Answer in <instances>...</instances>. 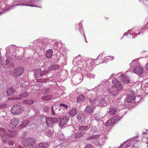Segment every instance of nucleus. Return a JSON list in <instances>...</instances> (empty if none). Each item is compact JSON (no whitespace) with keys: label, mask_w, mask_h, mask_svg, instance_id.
Returning a JSON list of instances; mask_svg holds the SVG:
<instances>
[{"label":"nucleus","mask_w":148,"mask_h":148,"mask_svg":"<svg viewBox=\"0 0 148 148\" xmlns=\"http://www.w3.org/2000/svg\"><path fill=\"white\" fill-rule=\"evenodd\" d=\"M109 99L107 96L103 95L94 100L92 104H96L97 105L100 106H105L109 103Z\"/></svg>","instance_id":"obj_1"},{"label":"nucleus","mask_w":148,"mask_h":148,"mask_svg":"<svg viewBox=\"0 0 148 148\" xmlns=\"http://www.w3.org/2000/svg\"><path fill=\"white\" fill-rule=\"evenodd\" d=\"M69 119V117L68 114H65L63 116L60 118L59 125L61 127H62L66 125Z\"/></svg>","instance_id":"obj_2"},{"label":"nucleus","mask_w":148,"mask_h":148,"mask_svg":"<svg viewBox=\"0 0 148 148\" xmlns=\"http://www.w3.org/2000/svg\"><path fill=\"white\" fill-rule=\"evenodd\" d=\"M24 70L23 67L21 66L15 69L13 71L10 72V74L13 76H20L23 73Z\"/></svg>","instance_id":"obj_3"},{"label":"nucleus","mask_w":148,"mask_h":148,"mask_svg":"<svg viewBox=\"0 0 148 148\" xmlns=\"http://www.w3.org/2000/svg\"><path fill=\"white\" fill-rule=\"evenodd\" d=\"M35 144V140L31 138H27L24 140L22 142L23 145L25 147L32 146Z\"/></svg>","instance_id":"obj_4"},{"label":"nucleus","mask_w":148,"mask_h":148,"mask_svg":"<svg viewBox=\"0 0 148 148\" xmlns=\"http://www.w3.org/2000/svg\"><path fill=\"white\" fill-rule=\"evenodd\" d=\"M23 111L22 109L21 106L18 105H15L12 107L11 110V112L14 115L18 114Z\"/></svg>","instance_id":"obj_5"},{"label":"nucleus","mask_w":148,"mask_h":148,"mask_svg":"<svg viewBox=\"0 0 148 148\" xmlns=\"http://www.w3.org/2000/svg\"><path fill=\"white\" fill-rule=\"evenodd\" d=\"M133 72L139 76H141L143 73V70L141 65L136 66L133 69Z\"/></svg>","instance_id":"obj_6"},{"label":"nucleus","mask_w":148,"mask_h":148,"mask_svg":"<svg viewBox=\"0 0 148 148\" xmlns=\"http://www.w3.org/2000/svg\"><path fill=\"white\" fill-rule=\"evenodd\" d=\"M19 122V120L18 119L13 118L10 121L9 127L11 129H14L18 125Z\"/></svg>","instance_id":"obj_7"},{"label":"nucleus","mask_w":148,"mask_h":148,"mask_svg":"<svg viewBox=\"0 0 148 148\" xmlns=\"http://www.w3.org/2000/svg\"><path fill=\"white\" fill-rule=\"evenodd\" d=\"M127 95L128 96L126 98V101L127 102H132L135 101L136 97L132 91H128Z\"/></svg>","instance_id":"obj_8"},{"label":"nucleus","mask_w":148,"mask_h":148,"mask_svg":"<svg viewBox=\"0 0 148 148\" xmlns=\"http://www.w3.org/2000/svg\"><path fill=\"white\" fill-rule=\"evenodd\" d=\"M113 83L117 90H122L123 86L119 80L116 79H114L113 80Z\"/></svg>","instance_id":"obj_9"},{"label":"nucleus","mask_w":148,"mask_h":148,"mask_svg":"<svg viewBox=\"0 0 148 148\" xmlns=\"http://www.w3.org/2000/svg\"><path fill=\"white\" fill-rule=\"evenodd\" d=\"M120 79L121 82L125 84H128L130 82V80L125 73L120 75Z\"/></svg>","instance_id":"obj_10"},{"label":"nucleus","mask_w":148,"mask_h":148,"mask_svg":"<svg viewBox=\"0 0 148 148\" xmlns=\"http://www.w3.org/2000/svg\"><path fill=\"white\" fill-rule=\"evenodd\" d=\"M95 107L92 106H89L86 107L84 110V112L86 114H92L95 109Z\"/></svg>","instance_id":"obj_11"},{"label":"nucleus","mask_w":148,"mask_h":148,"mask_svg":"<svg viewBox=\"0 0 148 148\" xmlns=\"http://www.w3.org/2000/svg\"><path fill=\"white\" fill-rule=\"evenodd\" d=\"M77 118L79 122L83 123L85 121V116L82 114H78Z\"/></svg>","instance_id":"obj_12"},{"label":"nucleus","mask_w":148,"mask_h":148,"mask_svg":"<svg viewBox=\"0 0 148 148\" xmlns=\"http://www.w3.org/2000/svg\"><path fill=\"white\" fill-rule=\"evenodd\" d=\"M108 91L109 93L113 96H116L117 95V91L115 90V88L112 86L108 88Z\"/></svg>","instance_id":"obj_13"},{"label":"nucleus","mask_w":148,"mask_h":148,"mask_svg":"<svg viewBox=\"0 0 148 148\" xmlns=\"http://www.w3.org/2000/svg\"><path fill=\"white\" fill-rule=\"evenodd\" d=\"M10 137L9 135L6 134H4L2 136V139L3 143L5 144L6 143Z\"/></svg>","instance_id":"obj_14"},{"label":"nucleus","mask_w":148,"mask_h":148,"mask_svg":"<svg viewBox=\"0 0 148 148\" xmlns=\"http://www.w3.org/2000/svg\"><path fill=\"white\" fill-rule=\"evenodd\" d=\"M16 91V90L12 87L10 88L7 91V94L8 96L12 95Z\"/></svg>","instance_id":"obj_15"},{"label":"nucleus","mask_w":148,"mask_h":148,"mask_svg":"<svg viewBox=\"0 0 148 148\" xmlns=\"http://www.w3.org/2000/svg\"><path fill=\"white\" fill-rule=\"evenodd\" d=\"M5 56L6 57V59L5 60V63L7 64H10L12 65V57L11 56H9L8 53H6Z\"/></svg>","instance_id":"obj_16"},{"label":"nucleus","mask_w":148,"mask_h":148,"mask_svg":"<svg viewBox=\"0 0 148 148\" xmlns=\"http://www.w3.org/2000/svg\"><path fill=\"white\" fill-rule=\"evenodd\" d=\"M29 122L28 120H27L25 121L22 122L21 125L18 126V128L19 129H22L29 125Z\"/></svg>","instance_id":"obj_17"},{"label":"nucleus","mask_w":148,"mask_h":148,"mask_svg":"<svg viewBox=\"0 0 148 148\" xmlns=\"http://www.w3.org/2000/svg\"><path fill=\"white\" fill-rule=\"evenodd\" d=\"M88 127V126H82L79 127V131L81 132H83L84 134L87 131Z\"/></svg>","instance_id":"obj_18"},{"label":"nucleus","mask_w":148,"mask_h":148,"mask_svg":"<svg viewBox=\"0 0 148 148\" xmlns=\"http://www.w3.org/2000/svg\"><path fill=\"white\" fill-rule=\"evenodd\" d=\"M117 111V109L114 107L110 108L109 113V114L111 115H113L115 114Z\"/></svg>","instance_id":"obj_19"},{"label":"nucleus","mask_w":148,"mask_h":148,"mask_svg":"<svg viewBox=\"0 0 148 148\" xmlns=\"http://www.w3.org/2000/svg\"><path fill=\"white\" fill-rule=\"evenodd\" d=\"M23 103L24 104L31 105L35 102L34 100L31 99L24 100L23 101Z\"/></svg>","instance_id":"obj_20"},{"label":"nucleus","mask_w":148,"mask_h":148,"mask_svg":"<svg viewBox=\"0 0 148 148\" xmlns=\"http://www.w3.org/2000/svg\"><path fill=\"white\" fill-rule=\"evenodd\" d=\"M77 112L76 109L73 108L69 112V115L71 116H75Z\"/></svg>","instance_id":"obj_21"},{"label":"nucleus","mask_w":148,"mask_h":148,"mask_svg":"<svg viewBox=\"0 0 148 148\" xmlns=\"http://www.w3.org/2000/svg\"><path fill=\"white\" fill-rule=\"evenodd\" d=\"M53 52L52 49H49L47 50L46 53V57L48 58H50L52 55Z\"/></svg>","instance_id":"obj_22"},{"label":"nucleus","mask_w":148,"mask_h":148,"mask_svg":"<svg viewBox=\"0 0 148 148\" xmlns=\"http://www.w3.org/2000/svg\"><path fill=\"white\" fill-rule=\"evenodd\" d=\"M114 119H112V118L110 119V120L108 121L105 124V125L106 126H108L110 125H112V124L115 123L114 122Z\"/></svg>","instance_id":"obj_23"},{"label":"nucleus","mask_w":148,"mask_h":148,"mask_svg":"<svg viewBox=\"0 0 148 148\" xmlns=\"http://www.w3.org/2000/svg\"><path fill=\"white\" fill-rule=\"evenodd\" d=\"M49 145L47 143H42L39 144V147L41 148H46L48 147Z\"/></svg>","instance_id":"obj_24"},{"label":"nucleus","mask_w":148,"mask_h":148,"mask_svg":"<svg viewBox=\"0 0 148 148\" xmlns=\"http://www.w3.org/2000/svg\"><path fill=\"white\" fill-rule=\"evenodd\" d=\"M85 99V97L84 96L80 95L77 98V101L78 103H80L84 100Z\"/></svg>","instance_id":"obj_25"},{"label":"nucleus","mask_w":148,"mask_h":148,"mask_svg":"<svg viewBox=\"0 0 148 148\" xmlns=\"http://www.w3.org/2000/svg\"><path fill=\"white\" fill-rule=\"evenodd\" d=\"M46 123L47 125H49L51 124H52V118L51 117H46Z\"/></svg>","instance_id":"obj_26"},{"label":"nucleus","mask_w":148,"mask_h":148,"mask_svg":"<svg viewBox=\"0 0 148 148\" xmlns=\"http://www.w3.org/2000/svg\"><path fill=\"white\" fill-rule=\"evenodd\" d=\"M60 108L61 109L62 111L66 109L68 107V106L67 105L64 104H60Z\"/></svg>","instance_id":"obj_27"},{"label":"nucleus","mask_w":148,"mask_h":148,"mask_svg":"<svg viewBox=\"0 0 148 148\" xmlns=\"http://www.w3.org/2000/svg\"><path fill=\"white\" fill-rule=\"evenodd\" d=\"M51 99V97L50 95H47L46 96L42 97L41 99L44 101H47L50 100Z\"/></svg>","instance_id":"obj_28"},{"label":"nucleus","mask_w":148,"mask_h":148,"mask_svg":"<svg viewBox=\"0 0 148 148\" xmlns=\"http://www.w3.org/2000/svg\"><path fill=\"white\" fill-rule=\"evenodd\" d=\"M59 68V65H51V66L48 69L49 70H54L58 69Z\"/></svg>","instance_id":"obj_29"},{"label":"nucleus","mask_w":148,"mask_h":148,"mask_svg":"<svg viewBox=\"0 0 148 148\" xmlns=\"http://www.w3.org/2000/svg\"><path fill=\"white\" fill-rule=\"evenodd\" d=\"M55 112L56 113V115H57V114H61V112H62V113L63 112L62 111L60 107L56 108L55 110Z\"/></svg>","instance_id":"obj_30"},{"label":"nucleus","mask_w":148,"mask_h":148,"mask_svg":"<svg viewBox=\"0 0 148 148\" xmlns=\"http://www.w3.org/2000/svg\"><path fill=\"white\" fill-rule=\"evenodd\" d=\"M99 137V136L98 135H95L88 137L87 139L89 140H94L98 138Z\"/></svg>","instance_id":"obj_31"},{"label":"nucleus","mask_w":148,"mask_h":148,"mask_svg":"<svg viewBox=\"0 0 148 148\" xmlns=\"http://www.w3.org/2000/svg\"><path fill=\"white\" fill-rule=\"evenodd\" d=\"M83 132H81L79 131L75 133V137L76 138H79L83 136Z\"/></svg>","instance_id":"obj_32"},{"label":"nucleus","mask_w":148,"mask_h":148,"mask_svg":"<svg viewBox=\"0 0 148 148\" xmlns=\"http://www.w3.org/2000/svg\"><path fill=\"white\" fill-rule=\"evenodd\" d=\"M87 64H90V65H94L95 64V62L94 60L93 59H91L87 60L86 62Z\"/></svg>","instance_id":"obj_33"},{"label":"nucleus","mask_w":148,"mask_h":148,"mask_svg":"<svg viewBox=\"0 0 148 148\" xmlns=\"http://www.w3.org/2000/svg\"><path fill=\"white\" fill-rule=\"evenodd\" d=\"M49 80V79H38L36 80V81L38 82H46L47 80Z\"/></svg>","instance_id":"obj_34"},{"label":"nucleus","mask_w":148,"mask_h":148,"mask_svg":"<svg viewBox=\"0 0 148 148\" xmlns=\"http://www.w3.org/2000/svg\"><path fill=\"white\" fill-rule=\"evenodd\" d=\"M47 134L49 137H52L53 134V132L50 130H49L48 132H47Z\"/></svg>","instance_id":"obj_35"},{"label":"nucleus","mask_w":148,"mask_h":148,"mask_svg":"<svg viewBox=\"0 0 148 148\" xmlns=\"http://www.w3.org/2000/svg\"><path fill=\"white\" fill-rule=\"evenodd\" d=\"M28 95V94L26 92H24L22 93L19 95L20 97H27Z\"/></svg>","instance_id":"obj_36"},{"label":"nucleus","mask_w":148,"mask_h":148,"mask_svg":"<svg viewBox=\"0 0 148 148\" xmlns=\"http://www.w3.org/2000/svg\"><path fill=\"white\" fill-rule=\"evenodd\" d=\"M52 123H55L58 122L59 120V118L58 117L55 118H52Z\"/></svg>","instance_id":"obj_37"},{"label":"nucleus","mask_w":148,"mask_h":148,"mask_svg":"<svg viewBox=\"0 0 148 148\" xmlns=\"http://www.w3.org/2000/svg\"><path fill=\"white\" fill-rule=\"evenodd\" d=\"M131 64H132L134 65H138L140 64L138 59L133 60Z\"/></svg>","instance_id":"obj_38"},{"label":"nucleus","mask_w":148,"mask_h":148,"mask_svg":"<svg viewBox=\"0 0 148 148\" xmlns=\"http://www.w3.org/2000/svg\"><path fill=\"white\" fill-rule=\"evenodd\" d=\"M43 110L46 112L49 111L50 110V108L47 106H44L43 108Z\"/></svg>","instance_id":"obj_39"},{"label":"nucleus","mask_w":148,"mask_h":148,"mask_svg":"<svg viewBox=\"0 0 148 148\" xmlns=\"http://www.w3.org/2000/svg\"><path fill=\"white\" fill-rule=\"evenodd\" d=\"M112 119H114V122L115 123H115H116L117 122V121L120 119V117L117 116H115L114 117L112 118Z\"/></svg>","instance_id":"obj_40"},{"label":"nucleus","mask_w":148,"mask_h":148,"mask_svg":"<svg viewBox=\"0 0 148 148\" xmlns=\"http://www.w3.org/2000/svg\"><path fill=\"white\" fill-rule=\"evenodd\" d=\"M22 5H26V6H31L32 7H38L39 8H41V7L38 6H37L36 5H29V4H22Z\"/></svg>","instance_id":"obj_41"},{"label":"nucleus","mask_w":148,"mask_h":148,"mask_svg":"<svg viewBox=\"0 0 148 148\" xmlns=\"http://www.w3.org/2000/svg\"><path fill=\"white\" fill-rule=\"evenodd\" d=\"M48 72V71H43L39 75L40 76L42 77L44 75H45L46 74H47Z\"/></svg>","instance_id":"obj_42"},{"label":"nucleus","mask_w":148,"mask_h":148,"mask_svg":"<svg viewBox=\"0 0 148 148\" xmlns=\"http://www.w3.org/2000/svg\"><path fill=\"white\" fill-rule=\"evenodd\" d=\"M51 114L53 115H56V113L55 112V110H54L53 108V106L51 107Z\"/></svg>","instance_id":"obj_43"},{"label":"nucleus","mask_w":148,"mask_h":148,"mask_svg":"<svg viewBox=\"0 0 148 148\" xmlns=\"http://www.w3.org/2000/svg\"><path fill=\"white\" fill-rule=\"evenodd\" d=\"M19 99H20V98L19 97H16L12 98H9L8 99V100H18Z\"/></svg>","instance_id":"obj_44"},{"label":"nucleus","mask_w":148,"mask_h":148,"mask_svg":"<svg viewBox=\"0 0 148 148\" xmlns=\"http://www.w3.org/2000/svg\"><path fill=\"white\" fill-rule=\"evenodd\" d=\"M8 144L9 145H14V143L13 141L10 140L8 141Z\"/></svg>","instance_id":"obj_45"},{"label":"nucleus","mask_w":148,"mask_h":148,"mask_svg":"<svg viewBox=\"0 0 148 148\" xmlns=\"http://www.w3.org/2000/svg\"><path fill=\"white\" fill-rule=\"evenodd\" d=\"M7 106V105L6 104H3L0 106V108H3L6 107Z\"/></svg>","instance_id":"obj_46"},{"label":"nucleus","mask_w":148,"mask_h":148,"mask_svg":"<svg viewBox=\"0 0 148 148\" xmlns=\"http://www.w3.org/2000/svg\"><path fill=\"white\" fill-rule=\"evenodd\" d=\"M107 59H109L110 60H113L114 59V58L112 56H107Z\"/></svg>","instance_id":"obj_47"},{"label":"nucleus","mask_w":148,"mask_h":148,"mask_svg":"<svg viewBox=\"0 0 148 148\" xmlns=\"http://www.w3.org/2000/svg\"><path fill=\"white\" fill-rule=\"evenodd\" d=\"M85 148H92V146L90 145H87Z\"/></svg>","instance_id":"obj_48"},{"label":"nucleus","mask_w":148,"mask_h":148,"mask_svg":"<svg viewBox=\"0 0 148 148\" xmlns=\"http://www.w3.org/2000/svg\"><path fill=\"white\" fill-rule=\"evenodd\" d=\"M49 90V88H45L43 90L44 92L45 93H46Z\"/></svg>","instance_id":"obj_49"},{"label":"nucleus","mask_w":148,"mask_h":148,"mask_svg":"<svg viewBox=\"0 0 148 148\" xmlns=\"http://www.w3.org/2000/svg\"><path fill=\"white\" fill-rule=\"evenodd\" d=\"M6 11V10H2V9L1 8H0V14H2V13H3V12H4V11Z\"/></svg>","instance_id":"obj_50"},{"label":"nucleus","mask_w":148,"mask_h":148,"mask_svg":"<svg viewBox=\"0 0 148 148\" xmlns=\"http://www.w3.org/2000/svg\"><path fill=\"white\" fill-rule=\"evenodd\" d=\"M123 144H121L120 146L118 148H122L123 147Z\"/></svg>","instance_id":"obj_51"},{"label":"nucleus","mask_w":148,"mask_h":148,"mask_svg":"<svg viewBox=\"0 0 148 148\" xmlns=\"http://www.w3.org/2000/svg\"><path fill=\"white\" fill-rule=\"evenodd\" d=\"M95 120L98 121H99V118L97 119V117H95Z\"/></svg>","instance_id":"obj_52"},{"label":"nucleus","mask_w":148,"mask_h":148,"mask_svg":"<svg viewBox=\"0 0 148 148\" xmlns=\"http://www.w3.org/2000/svg\"><path fill=\"white\" fill-rule=\"evenodd\" d=\"M103 56V54H100L98 56V57H102Z\"/></svg>","instance_id":"obj_53"},{"label":"nucleus","mask_w":148,"mask_h":148,"mask_svg":"<svg viewBox=\"0 0 148 148\" xmlns=\"http://www.w3.org/2000/svg\"><path fill=\"white\" fill-rule=\"evenodd\" d=\"M19 5L18 4H16V5H12V6H10V8H11L12 7H13V6H16V5Z\"/></svg>","instance_id":"obj_54"},{"label":"nucleus","mask_w":148,"mask_h":148,"mask_svg":"<svg viewBox=\"0 0 148 148\" xmlns=\"http://www.w3.org/2000/svg\"><path fill=\"white\" fill-rule=\"evenodd\" d=\"M76 58H77V57H75V58H74V59L73 60V62H76Z\"/></svg>","instance_id":"obj_55"},{"label":"nucleus","mask_w":148,"mask_h":148,"mask_svg":"<svg viewBox=\"0 0 148 148\" xmlns=\"http://www.w3.org/2000/svg\"><path fill=\"white\" fill-rule=\"evenodd\" d=\"M130 146V145H128L127 146H126L125 147H123V148H127L128 147Z\"/></svg>","instance_id":"obj_56"},{"label":"nucleus","mask_w":148,"mask_h":148,"mask_svg":"<svg viewBox=\"0 0 148 148\" xmlns=\"http://www.w3.org/2000/svg\"><path fill=\"white\" fill-rule=\"evenodd\" d=\"M145 68L147 70H148V65H145Z\"/></svg>","instance_id":"obj_57"},{"label":"nucleus","mask_w":148,"mask_h":148,"mask_svg":"<svg viewBox=\"0 0 148 148\" xmlns=\"http://www.w3.org/2000/svg\"><path fill=\"white\" fill-rule=\"evenodd\" d=\"M18 148H23L21 146H20V145L18 146Z\"/></svg>","instance_id":"obj_58"},{"label":"nucleus","mask_w":148,"mask_h":148,"mask_svg":"<svg viewBox=\"0 0 148 148\" xmlns=\"http://www.w3.org/2000/svg\"><path fill=\"white\" fill-rule=\"evenodd\" d=\"M79 79H80V80H81V81H82L83 79V77H82V78H79Z\"/></svg>","instance_id":"obj_59"},{"label":"nucleus","mask_w":148,"mask_h":148,"mask_svg":"<svg viewBox=\"0 0 148 148\" xmlns=\"http://www.w3.org/2000/svg\"><path fill=\"white\" fill-rule=\"evenodd\" d=\"M81 62V61H78L77 62V64H81V63H80Z\"/></svg>","instance_id":"obj_60"},{"label":"nucleus","mask_w":148,"mask_h":148,"mask_svg":"<svg viewBox=\"0 0 148 148\" xmlns=\"http://www.w3.org/2000/svg\"><path fill=\"white\" fill-rule=\"evenodd\" d=\"M114 76V74H112L110 77V79L111 78V77L113 76Z\"/></svg>","instance_id":"obj_61"},{"label":"nucleus","mask_w":148,"mask_h":148,"mask_svg":"<svg viewBox=\"0 0 148 148\" xmlns=\"http://www.w3.org/2000/svg\"><path fill=\"white\" fill-rule=\"evenodd\" d=\"M84 36H85V40H86V42H87V40H86V37H85V35H84Z\"/></svg>","instance_id":"obj_62"},{"label":"nucleus","mask_w":148,"mask_h":148,"mask_svg":"<svg viewBox=\"0 0 148 148\" xmlns=\"http://www.w3.org/2000/svg\"><path fill=\"white\" fill-rule=\"evenodd\" d=\"M3 130V129L2 128H0V131H1Z\"/></svg>","instance_id":"obj_63"},{"label":"nucleus","mask_w":148,"mask_h":148,"mask_svg":"<svg viewBox=\"0 0 148 148\" xmlns=\"http://www.w3.org/2000/svg\"><path fill=\"white\" fill-rule=\"evenodd\" d=\"M120 73H118V74H117V75H118V76H119L120 75Z\"/></svg>","instance_id":"obj_64"}]
</instances>
